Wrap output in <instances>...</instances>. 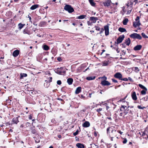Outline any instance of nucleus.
Instances as JSON below:
<instances>
[{"label":"nucleus","instance_id":"7c9ffc66","mask_svg":"<svg viewBox=\"0 0 148 148\" xmlns=\"http://www.w3.org/2000/svg\"><path fill=\"white\" fill-rule=\"evenodd\" d=\"M46 22L45 21H41L39 24V26L40 27H43L45 25H46Z\"/></svg>","mask_w":148,"mask_h":148},{"label":"nucleus","instance_id":"6ab92c4d","mask_svg":"<svg viewBox=\"0 0 148 148\" xmlns=\"http://www.w3.org/2000/svg\"><path fill=\"white\" fill-rule=\"evenodd\" d=\"M30 130L31 133L35 135H36L37 134V131L34 128V127H31L30 128Z\"/></svg>","mask_w":148,"mask_h":148},{"label":"nucleus","instance_id":"4d7b16f0","mask_svg":"<svg viewBox=\"0 0 148 148\" xmlns=\"http://www.w3.org/2000/svg\"><path fill=\"white\" fill-rule=\"evenodd\" d=\"M121 80L127 81L128 80V79L127 78H122Z\"/></svg>","mask_w":148,"mask_h":148},{"label":"nucleus","instance_id":"f257e3e1","mask_svg":"<svg viewBox=\"0 0 148 148\" xmlns=\"http://www.w3.org/2000/svg\"><path fill=\"white\" fill-rule=\"evenodd\" d=\"M129 114H132V112L129 109V107H127L126 106L121 105L120 107V109L118 110L116 112V113L114 115V117H117V116L119 115L120 116L119 118L123 119L125 118H126L127 116H125Z\"/></svg>","mask_w":148,"mask_h":148},{"label":"nucleus","instance_id":"c756f323","mask_svg":"<svg viewBox=\"0 0 148 148\" xmlns=\"http://www.w3.org/2000/svg\"><path fill=\"white\" fill-rule=\"evenodd\" d=\"M86 16L85 15H82L79 16H77L76 18V19H83L85 18Z\"/></svg>","mask_w":148,"mask_h":148},{"label":"nucleus","instance_id":"a211bd4d","mask_svg":"<svg viewBox=\"0 0 148 148\" xmlns=\"http://www.w3.org/2000/svg\"><path fill=\"white\" fill-rule=\"evenodd\" d=\"M20 51L18 50H16L13 53L12 55L14 57H17L19 54Z\"/></svg>","mask_w":148,"mask_h":148},{"label":"nucleus","instance_id":"4468645a","mask_svg":"<svg viewBox=\"0 0 148 148\" xmlns=\"http://www.w3.org/2000/svg\"><path fill=\"white\" fill-rule=\"evenodd\" d=\"M112 3L111 1H106L105 2H103V3L104 6L108 7L110 6Z\"/></svg>","mask_w":148,"mask_h":148},{"label":"nucleus","instance_id":"6e6d98bb","mask_svg":"<svg viewBox=\"0 0 148 148\" xmlns=\"http://www.w3.org/2000/svg\"><path fill=\"white\" fill-rule=\"evenodd\" d=\"M112 80L113 82H114V83H117L118 82V81L117 80L113 78L112 79Z\"/></svg>","mask_w":148,"mask_h":148},{"label":"nucleus","instance_id":"864d4df0","mask_svg":"<svg viewBox=\"0 0 148 148\" xmlns=\"http://www.w3.org/2000/svg\"><path fill=\"white\" fill-rule=\"evenodd\" d=\"M16 143H18V145H19V143H21V144H23V145H24V143L22 141H17Z\"/></svg>","mask_w":148,"mask_h":148},{"label":"nucleus","instance_id":"7ed1b4c3","mask_svg":"<svg viewBox=\"0 0 148 148\" xmlns=\"http://www.w3.org/2000/svg\"><path fill=\"white\" fill-rule=\"evenodd\" d=\"M122 10L123 12L122 13L123 15L126 12H127V14H129L131 12L132 10L131 6L127 4L126 6L123 7Z\"/></svg>","mask_w":148,"mask_h":148},{"label":"nucleus","instance_id":"f03ea898","mask_svg":"<svg viewBox=\"0 0 148 148\" xmlns=\"http://www.w3.org/2000/svg\"><path fill=\"white\" fill-rule=\"evenodd\" d=\"M100 78H101L102 80L100 83V84L102 86H108L111 85V83L108 81L106 80L107 77L105 76H104L103 77H99V79Z\"/></svg>","mask_w":148,"mask_h":148},{"label":"nucleus","instance_id":"b1692460","mask_svg":"<svg viewBox=\"0 0 148 148\" xmlns=\"http://www.w3.org/2000/svg\"><path fill=\"white\" fill-rule=\"evenodd\" d=\"M12 121L13 123H14L17 124V123L19 122L18 117L14 118L12 120Z\"/></svg>","mask_w":148,"mask_h":148},{"label":"nucleus","instance_id":"69168bd1","mask_svg":"<svg viewBox=\"0 0 148 148\" xmlns=\"http://www.w3.org/2000/svg\"><path fill=\"white\" fill-rule=\"evenodd\" d=\"M110 137V140L111 141H113V138L114 137L113 136H109Z\"/></svg>","mask_w":148,"mask_h":148},{"label":"nucleus","instance_id":"393cba45","mask_svg":"<svg viewBox=\"0 0 148 148\" xmlns=\"http://www.w3.org/2000/svg\"><path fill=\"white\" fill-rule=\"evenodd\" d=\"M76 146L78 148H85V146L83 144L80 143H77Z\"/></svg>","mask_w":148,"mask_h":148},{"label":"nucleus","instance_id":"e433bc0d","mask_svg":"<svg viewBox=\"0 0 148 148\" xmlns=\"http://www.w3.org/2000/svg\"><path fill=\"white\" fill-rule=\"evenodd\" d=\"M90 5L92 6H95L96 3L94 2V1H89Z\"/></svg>","mask_w":148,"mask_h":148},{"label":"nucleus","instance_id":"a878e982","mask_svg":"<svg viewBox=\"0 0 148 148\" xmlns=\"http://www.w3.org/2000/svg\"><path fill=\"white\" fill-rule=\"evenodd\" d=\"M51 53L54 55H56L57 53V50L55 48H53L51 51Z\"/></svg>","mask_w":148,"mask_h":148},{"label":"nucleus","instance_id":"052dcab7","mask_svg":"<svg viewBox=\"0 0 148 148\" xmlns=\"http://www.w3.org/2000/svg\"><path fill=\"white\" fill-rule=\"evenodd\" d=\"M100 31L99 32V34H102L103 32V31L104 30V29H103V28H102L100 29Z\"/></svg>","mask_w":148,"mask_h":148},{"label":"nucleus","instance_id":"4be33fe9","mask_svg":"<svg viewBox=\"0 0 148 148\" xmlns=\"http://www.w3.org/2000/svg\"><path fill=\"white\" fill-rule=\"evenodd\" d=\"M131 95L132 99L134 100H137V98L136 96V92H134L132 93Z\"/></svg>","mask_w":148,"mask_h":148},{"label":"nucleus","instance_id":"1a4fd4ad","mask_svg":"<svg viewBox=\"0 0 148 148\" xmlns=\"http://www.w3.org/2000/svg\"><path fill=\"white\" fill-rule=\"evenodd\" d=\"M104 30H105V35L106 36L109 35V26L108 25H106L104 26Z\"/></svg>","mask_w":148,"mask_h":148},{"label":"nucleus","instance_id":"ddd939ff","mask_svg":"<svg viewBox=\"0 0 148 148\" xmlns=\"http://www.w3.org/2000/svg\"><path fill=\"white\" fill-rule=\"evenodd\" d=\"M117 135V134L116 130L115 129H112V130H111V134L109 135V136H112L114 137H116Z\"/></svg>","mask_w":148,"mask_h":148},{"label":"nucleus","instance_id":"774afa93","mask_svg":"<svg viewBox=\"0 0 148 148\" xmlns=\"http://www.w3.org/2000/svg\"><path fill=\"white\" fill-rule=\"evenodd\" d=\"M145 132H147L148 133V126L146 127L145 130Z\"/></svg>","mask_w":148,"mask_h":148},{"label":"nucleus","instance_id":"e2e57ef3","mask_svg":"<svg viewBox=\"0 0 148 148\" xmlns=\"http://www.w3.org/2000/svg\"><path fill=\"white\" fill-rule=\"evenodd\" d=\"M95 27H96V30L97 31H100V28L98 27H96L95 26Z\"/></svg>","mask_w":148,"mask_h":148},{"label":"nucleus","instance_id":"79ce46f5","mask_svg":"<svg viewBox=\"0 0 148 148\" xmlns=\"http://www.w3.org/2000/svg\"><path fill=\"white\" fill-rule=\"evenodd\" d=\"M127 97V96H125L124 98H123V99H121L120 100H119V101H120V102H121V101H122L123 102H125V99H126V98Z\"/></svg>","mask_w":148,"mask_h":148},{"label":"nucleus","instance_id":"5701e85b","mask_svg":"<svg viewBox=\"0 0 148 148\" xmlns=\"http://www.w3.org/2000/svg\"><path fill=\"white\" fill-rule=\"evenodd\" d=\"M73 81V78H70L67 79V82L69 85H70L72 84Z\"/></svg>","mask_w":148,"mask_h":148},{"label":"nucleus","instance_id":"09e8293b","mask_svg":"<svg viewBox=\"0 0 148 148\" xmlns=\"http://www.w3.org/2000/svg\"><path fill=\"white\" fill-rule=\"evenodd\" d=\"M98 134V132L96 131H95L93 132V134L95 137H97V136Z\"/></svg>","mask_w":148,"mask_h":148},{"label":"nucleus","instance_id":"338daca9","mask_svg":"<svg viewBox=\"0 0 148 148\" xmlns=\"http://www.w3.org/2000/svg\"><path fill=\"white\" fill-rule=\"evenodd\" d=\"M28 17L29 18V21L32 22V21H31L32 18H31V17L30 16H29V15H28Z\"/></svg>","mask_w":148,"mask_h":148},{"label":"nucleus","instance_id":"ea45409f","mask_svg":"<svg viewBox=\"0 0 148 148\" xmlns=\"http://www.w3.org/2000/svg\"><path fill=\"white\" fill-rule=\"evenodd\" d=\"M114 127H109L107 129V134H108L110 130V129L111 130H112V129H113L114 128Z\"/></svg>","mask_w":148,"mask_h":148},{"label":"nucleus","instance_id":"5fc2aeb1","mask_svg":"<svg viewBox=\"0 0 148 148\" xmlns=\"http://www.w3.org/2000/svg\"><path fill=\"white\" fill-rule=\"evenodd\" d=\"M123 140H124L123 141V143L124 144L126 143L127 141V139L126 138H123Z\"/></svg>","mask_w":148,"mask_h":148},{"label":"nucleus","instance_id":"473e14b6","mask_svg":"<svg viewBox=\"0 0 148 148\" xmlns=\"http://www.w3.org/2000/svg\"><path fill=\"white\" fill-rule=\"evenodd\" d=\"M27 76V75L26 73H21L20 74V78L21 79H23L24 77H26Z\"/></svg>","mask_w":148,"mask_h":148},{"label":"nucleus","instance_id":"c9c22d12","mask_svg":"<svg viewBox=\"0 0 148 148\" xmlns=\"http://www.w3.org/2000/svg\"><path fill=\"white\" fill-rule=\"evenodd\" d=\"M118 30L119 32H123L126 31L125 29L122 27L119 28L118 29Z\"/></svg>","mask_w":148,"mask_h":148},{"label":"nucleus","instance_id":"cd10ccee","mask_svg":"<svg viewBox=\"0 0 148 148\" xmlns=\"http://www.w3.org/2000/svg\"><path fill=\"white\" fill-rule=\"evenodd\" d=\"M118 4V3L117 2H116L115 3V4L116 5H117ZM112 5L113 7H112V6L110 7V8L111 9L113 7V9L114 10H116L117 9V7L116 5L115 6H114L115 4L112 3Z\"/></svg>","mask_w":148,"mask_h":148},{"label":"nucleus","instance_id":"3c124183","mask_svg":"<svg viewBox=\"0 0 148 148\" xmlns=\"http://www.w3.org/2000/svg\"><path fill=\"white\" fill-rule=\"evenodd\" d=\"M57 99L58 100L61 101L63 102V103H62V104H63L65 102L64 100L60 98H57Z\"/></svg>","mask_w":148,"mask_h":148},{"label":"nucleus","instance_id":"4c0bfd02","mask_svg":"<svg viewBox=\"0 0 148 148\" xmlns=\"http://www.w3.org/2000/svg\"><path fill=\"white\" fill-rule=\"evenodd\" d=\"M132 70L136 72H138L139 71V69L138 67H133Z\"/></svg>","mask_w":148,"mask_h":148},{"label":"nucleus","instance_id":"f704fd0d","mask_svg":"<svg viewBox=\"0 0 148 148\" xmlns=\"http://www.w3.org/2000/svg\"><path fill=\"white\" fill-rule=\"evenodd\" d=\"M125 44L127 45L128 46L130 45V40L129 38H128L126 39L125 40Z\"/></svg>","mask_w":148,"mask_h":148},{"label":"nucleus","instance_id":"20e7f679","mask_svg":"<svg viewBox=\"0 0 148 148\" xmlns=\"http://www.w3.org/2000/svg\"><path fill=\"white\" fill-rule=\"evenodd\" d=\"M64 9L66 11H67L69 13H71L73 12L74 10L73 8L69 5H66L64 7Z\"/></svg>","mask_w":148,"mask_h":148},{"label":"nucleus","instance_id":"6e6552de","mask_svg":"<svg viewBox=\"0 0 148 148\" xmlns=\"http://www.w3.org/2000/svg\"><path fill=\"white\" fill-rule=\"evenodd\" d=\"M124 37L125 36L123 35L120 36L117 39L116 42H115V45L116 44L118 45L124 39Z\"/></svg>","mask_w":148,"mask_h":148},{"label":"nucleus","instance_id":"a19ab883","mask_svg":"<svg viewBox=\"0 0 148 148\" xmlns=\"http://www.w3.org/2000/svg\"><path fill=\"white\" fill-rule=\"evenodd\" d=\"M141 35L142 37L145 38H148V37L143 32L142 33Z\"/></svg>","mask_w":148,"mask_h":148},{"label":"nucleus","instance_id":"680f3d73","mask_svg":"<svg viewBox=\"0 0 148 148\" xmlns=\"http://www.w3.org/2000/svg\"><path fill=\"white\" fill-rule=\"evenodd\" d=\"M117 132L119 133L121 135H122L123 134V132H121V131L119 130H117Z\"/></svg>","mask_w":148,"mask_h":148},{"label":"nucleus","instance_id":"0eeeda50","mask_svg":"<svg viewBox=\"0 0 148 148\" xmlns=\"http://www.w3.org/2000/svg\"><path fill=\"white\" fill-rule=\"evenodd\" d=\"M48 80H45V83L44 84V86L46 88H48L49 86L50 85V83L52 81V77H50L49 78Z\"/></svg>","mask_w":148,"mask_h":148},{"label":"nucleus","instance_id":"dca6fc26","mask_svg":"<svg viewBox=\"0 0 148 148\" xmlns=\"http://www.w3.org/2000/svg\"><path fill=\"white\" fill-rule=\"evenodd\" d=\"M89 20L90 21H92V23H95L98 20V18L97 17L92 16L90 17Z\"/></svg>","mask_w":148,"mask_h":148},{"label":"nucleus","instance_id":"8fccbe9b","mask_svg":"<svg viewBox=\"0 0 148 148\" xmlns=\"http://www.w3.org/2000/svg\"><path fill=\"white\" fill-rule=\"evenodd\" d=\"M79 133V131L78 130H77L75 132L73 133V134L74 136H75L77 135Z\"/></svg>","mask_w":148,"mask_h":148},{"label":"nucleus","instance_id":"c03bdc74","mask_svg":"<svg viewBox=\"0 0 148 148\" xmlns=\"http://www.w3.org/2000/svg\"><path fill=\"white\" fill-rule=\"evenodd\" d=\"M108 64V62L107 61H104L103 62V66H107Z\"/></svg>","mask_w":148,"mask_h":148},{"label":"nucleus","instance_id":"bb28decb","mask_svg":"<svg viewBox=\"0 0 148 148\" xmlns=\"http://www.w3.org/2000/svg\"><path fill=\"white\" fill-rule=\"evenodd\" d=\"M39 6V5L38 4H35L32 5L30 8L31 10H34L36 8H38Z\"/></svg>","mask_w":148,"mask_h":148},{"label":"nucleus","instance_id":"c85d7f7f","mask_svg":"<svg viewBox=\"0 0 148 148\" xmlns=\"http://www.w3.org/2000/svg\"><path fill=\"white\" fill-rule=\"evenodd\" d=\"M44 50L45 51H48L50 49L49 47L47 45H45L43 46L42 47Z\"/></svg>","mask_w":148,"mask_h":148},{"label":"nucleus","instance_id":"58836bf2","mask_svg":"<svg viewBox=\"0 0 148 148\" xmlns=\"http://www.w3.org/2000/svg\"><path fill=\"white\" fill-rule=\"evenodd\" d=\"M95 78V77H93L92 76L88 77H86V79L88 80H92L94 79Z\"/></svg>","mask_w":148,"mask_h":148},{"label":"nucleus","instance_id":"de8ad7c7","mask_svg":"<svg viewBox=\"0 0 148 148\" xmlns=\"http://www.w3.org/2000/svg\"><path fill=\"white\" fill-rule=\"evenodd\" d=\"M33 115V114H30L28 118L29 120H32V119Z\"/></svg>","mask_w":148,"mask_h":148},{"label":"nucleus","instance_id":"bf43d9fd","mask_svg":"<svg viewBox=\"0 0 148 148\" xmlns=\"http://www.w3.org/2000/svg\"><path fill=\"white\" fill-rule=\"evenodd\" d=\"M30 124L29 122H27L25 124V125L27 127H29L30 126Z\"/></svg>","mask_w":148,"mask_h":148},{"label":"nucleus","instance_id":"603ef678","mask_svg":"<svg viewBox=\"0 0 148 148\" xmlns=\"http://www.w3.org/2000/svg\"><path fill=\"white\" fill-rule=\"evenodd\" d=\"M87 23L89 26H91L92 24V22H90V21H87Z\"/></svg>","mask_w":148,"mask_h":148},{"label":"nucleus","instance_id":"49530a36","mask_svg":"<svg viewBox=\"0 0 148 148\" xmlns=\"http://www.w3.org/2000/svg\"><path fill=\"white\" fill-rule=\"evenodd\" d=\"M102 110V108H98L96 110L97 112L99 113Z\"/></svg>","mask_w":148,"mask_h":148},{"label":"nucleus","instance_id":"423d86ee","mask_svg":"<svg viewBox=\"0 0 148 148\" xmlns=\"http://www.w3.org/2000/svg\"><path fill=\"white\" fill-rule=\"evenodd\" d=\"M63 67H61L60 68H58L55 69L56 73L59 75H62V74L65 73V71H63Z\"/></svg>","mask_w":148,"mask_h":148},{"label":"nucleus","instance_id":"37998d69","mask_svg":"<svg viewBox=\"0 0 148 148\" xmlns=\"http://www.w3.org/2000/svg\"><path fill=\"white\" fill-rule=\"evenodd\" d=\"M79 96L80 98L83 99H84L86 98L85 96L82 95H79Z\"/></svg>","mask_w":148,"mask_h":148},{"label":"nucleus","instance_id":"aec40b11","mask_svg":"<svg viewBox=\"0 0 148 148\" xmlns=\"http://www.w3.org/2000/svg\"><path fill=\"white\" fill-rule=\"evenodd\" d=\"M147 132H145V131H144L143 133H142V136L144 138H145L147 139L148 138V135H147Z\"/></svg>","mask_w":148,"mask_h":148},{"label":"nucleus","instance_id":"72a5a7b5","mask_svg":"<svg viewBox=\"0 0 148 148\" xmlns=\"http://www.w3.org/2000/svg\"><path fill=\"white\" fill-rule=\"evenodd\" d=\"M129 21L128 19L127 18H125L123 21V24L124 25H126L127 24V23Z\"/></svg>","mask_w":148,"mask_h":148},{"label":"nucleus","instance_id":"2eb2a0df","mask_svg":"<svg viewBox=\"0 0 148 148\" xmlns=\"http://www.w3.org/2000/svg\"><path fill=\"white\" fill-rule=\"evenodd\" d=\"M130 38L134 39H139V34L134 33L131 34L130 35Z\"/></svg>","mask_w":148,"mask_h":148},{"label":"nucleus","instance_id":"f8f14e48","mask_svg":"<svg viewBox=\"0 0 148 148\" xmlns=\"http://www.w3.org/2000/svg\"><path fill=\"white\" fill-rule=\"evenodd\" d=\"M114 77L119 80H121L122 77V75L120 73L118 72L116 73L114 75Z\"/></svg>","mask_w":148,"mask_h":148},{"label":"nucleus","instance_id":"9b49d317","mask_svg":"<svg viewBox=\"0 0 148 148\" xmlns=\"http://www.w3.org/2000/svg\"><path fill=\"white\" fill-rule=\"evenodd\" d=\"M136 21L133 22V26L134 27L136 28L139 26V16H137L136 18Z\"/></svg>","mask_w":148,"mask_h":148},{"label":"nucleus","instance_id":"9d476101","mask_svg":"<svg viewBox=\"0 0 148 148\" xmlns=\"http://www.w3.org/2000/svg\"><path fill=\"white\" fill-rule=\"evenodd\" d=\"M23 33L24 34H27L29 35L33 33L32 30H29L28 28L26 27L23 31Z\"/></svg>","mask_w":148,"mask_h":148},{"label":"nucleus","instance_id":"a18cd8bd","mask_svg":"<svg viewBox=\"0 0 148 148\" xmlns=\"http://www.w3.org/2000/svg\"><path fill=\"white\" fill-rule=\"evenodd\" d=\"M134 49L135 51L139 50V45H137V46L135 47L134 48Z\"/></svg>","mask_w":148,"mask_h":148},{"label":"nucleus","instance_id":"13d9d810","mask_svg":"<svg viewBox=\"0 0 148 148\" xmlns=\"http://www.w3.org/2000/svg\"><path fill=\"white\" fill-rule=\"evenodd\" d=\"M57 84L59 85H60L62 84L61 81V80H58L57 81Z\"/></svg>","mask_w":148,"mask_h":148},{"label":"nucleus","instance_id":"412c9836","mask_svg":"<svg viewBox=\"0 0 148 148\" xmlns=\"http://www.w3.org/2000/svg\"><path fill=\"white\" fill-rule=\"evenodd\" d=\"M82 88L81 87H78L77 88L75 91V93L76 94H79L81 92Z\"/></svg>","mask_w":148,"mask_h":148},{"label":"nucleus","instance_id":"f3484780","mask_svg":"<svg viewBox=\"0 0 148 148\" xmlns=\"http://www.w3.org/2000/svg\"><path fill=\"white\" fill-rule=\"evenodd\" d=\"M90 125V123L88 121H86L82 124V126L84 127H88Z\"/></svg>","mask_w":148,"mask_h":148},{"label":"nucleus","instance_id":"39448f33","mask_svg":"<svg viewBox=\"0 0 148 148\" xmlns=\"http://www.w3.org/2000/svg\"><path fill=\"white\" fill-rule=\"evenodd\" d=\"M139 87L142 89H143L141 91V94L142 95H145L146 94V92L147 90V88L141 84H139Z\"/></svg>","mask_w":148,"mask_h":148},{"label":"nucleus","instance_id":"2f4dec72","mask_svg":"<svg viewBox=\"0 0 148 148\" xmlns=\"http://www.w3.org/2000/svg\"><path fill=\"white\" fill-rule=\"evenodd\" d=\"M25 25V24H23L21 23H19L18 25L19 29L20 30Z\"/></svg>","mask_w":148,"mask_h":148},{"label":"nucleus","instance_id":"0e129e2a","mask_svg":"<svg viewBox=\"0 0 148 148\" xmlns=\"http://www.w3.org/2000/svg\"><path fill=\"white\" fill-rule=\"evenodd\" d=\"M57 60L59 62H61L62 61V59L60 57L58 58Z\"/></svg>","mask_w":148,"mask_h":148}]
</instances>
